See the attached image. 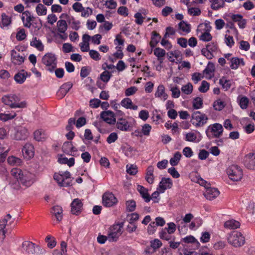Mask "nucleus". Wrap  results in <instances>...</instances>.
<instances>
[{
    "label": "nucleus",
    "instance_id": "1",
    "mask_svg": "<svg viewBox=\"0 0 255 255\" xmlns=\"http://www.w3.org/2000/svg\"><path fill=\"white\" fill-rule=\"evenodd\" d=\"M11 174L14 178L10 181L11 187L15 190L20 188V185L28 187L34 182V174L26 171H22L19 168H15L11 170Z\"/></svg>",
    "mask_w": 255,
    "mask_h": 255
},
{
    "label": "nucleus",
    "instance_id": "2",
    "mask_svg": "<svg viewBox=\"0 0 255 255\" xmlns=\"http://www.w3.org/2000/svg\"><path fill=\"white\" fill-rule=\"evenodd\" d=\"M20 97L16 94H7L1 98V102L4 105L9 106L11 108H24L26 107L27 103L24 101L19 102Z\"/></svg>",
    "mask_w": 255,
    "mask_h": 255
},
{
    "label": "nucleus",
    "instance_id": "3",
    "mask_svg": "<svg viewBox=\"0 0 255 255\" xmlns=\"http://www.w3.org/2000/svg\"><path fill=\"white\" fill-rule=\"evenodd\" d=\"M223 128L221 124L215 123L209 126L206 129L205 132L209 139L220 137L223 132Z\"/></svg>",
    "mask_w": 255,
    "mask_h": 255
},
{
    "label": "nucleus",
    "instance_id": "4",
    "mask_svg": "<svg viewBox=\"0 0 255 255\" xmlns=\"http://www.w3.org/2000/svg\"><path fill=\"white\" fill-rule=\"evenodd\" d=\"M228 243L235 247L243 246L245 243V237L241 233L234 231L229 234L227 237Z\"/></svg>",
    "mask_w": 255,
    "mask_h": 255
},
{
    "label": "nucleus",
    "instance_id": "5",
    "mask_svg": "<svg viewBox=\"0 0 255 255\" xmlns=\"http://www.w3.org/2000/svg\"><path fill=\"white\" fill-rule=\"evenodd\" d=\"M208 120L207 116L200 111L194 112L192 115L191 123L196 128L203 127Z\"/></svg>",
    "mask_w": 255,
    "mask_h": 255
},
{
    "label": "nucleus",
    "instance_id": "6",
    "mask_svg": "<svg viewBox=\"0 0 255 255\" xmlns=\"http://www.w3.org/2000/svg\"><path fill=\"white\" fill-rule=\"evenodd\" d=\"M43 64L48 67V70L53 72L56 67L57 58L55 55L52 53L45 54L42 58Z\"/></svg>",
    "mask_w": 255,
    "mask_h": 255
},
{
    "label": "nucleus",
    "instance_id": "7",
    "mask_svg": "<svg viewBox=\"0 0 255 255\" xmlns=\"http://www.w3.org/2000/svg\"><path fill=\"white\" fill-rule=\"evenodd\" d=\"M227 173L230 179L234 181H238L242 178L243 171L239 166L232 165L227 169Z\"/></svg>",
    "mask_w": 255,
    "mask_h": 255
},
{
    "label": "nucleus",
    "instance_id": "8",
    "mask_svg": "<svg viewBox=\"0 0 255 255\" xmlns=\"http://www.w3.org/2000/svg\"><path fill=\"white\" fill-rule=\"evenodd\" d=\"M123 226L124 223L123 222L113 226L108 235V240L110 242H116L118 240L122 234Z\"/></svg>",
    "mask_w": 255,
    "mask_h": 255
},
{
    "label": "nucleus",
    "instance_id": "9",
    "mask_svg": "<svg viewBox=\"0 0 255 255\" xmlns=\"http://www.w3.org/2000/svg\"><path fill=\"white\" fill-rule=\"evenodd\" d=\"M22 248L29 254H40L43 253V250L40 247L36 246L30 241H24L22 244Z\"/></svg>",
    "mask_w": 255,
    "mask_h": 255
},
{
    "label": "nucleus",
    "instance_id": "10",
    "mask_svg": "<svg viewBox=\"0 0 255 255\" xmlns=\"http://www.w3.org/2000/svg\"><path fill=\"white\" fill-rule=\"evenodd\" d=\"M118 202L115 195L111 192H106L103 195L102 202L104 206L111 207Z\"/></svg>",
    "mask_w": 255,
    "mask_h": 255
},
{
    "label": "nucleus",
    "instance_id": "11",
    "mask_svg": "<svg viewBox=\"0 0 255 255\" xmlns=\"http://www.w3.org/2000/svg\"><path fill=\"white\" fill-rule=\"evenodd\" d=\"M100 117L104 121L109 125H115L116 123L115 115L111 111L102 112L100 114Z\"/></svg>",
    "mask_w": 255,
    "mask_h": 255
},
{
    "label": "nucleus",
    "instance_id": "12",
    "mask_svg": "<svg viewBox=\"0 0 255 255\" xmlns=\"http://www.w3.org/2000/svg\"><path fill=\"white\" fill-rule=\"evenodd\" d=\"M60 18L65 19L73 29L78 30L80 28V21L76 20L73 16H70L66 13H62Z\"/></svg>",
    "mask_w": 255,
    "mask_h": 255
},
{
    "label": "nucleus",
    "instance_id": "13",
    "mask_svg": "<svg viewBox=\"0 0 255 255\" xmlns=\"http://www.w3.org/2000/svg\"><path fill=\"white\" fill-rule=\"evenodd\" d=\"M172 186L173 183L171 178L163 177L159 183L157 190L161 193H163L166 189L171 188Z\"/></svg>",
    "mask_w": 255,
    "mask_h": 255
},
{
    "label": "nucleus",
    "instance_id": "14",
    "mask_svg": "<svg viewBox=\"0 0 255 255\" xmlns=\"http://www.w3.org/2000/svg\"><path fill=\"white\" fill-rule=\"evenodd\" d=\"M35 17L29 11H23L21 17L23 26L26 28H30V23L32 20L35 21Z\"/></svg>",
    "mask_w": 255,
    "mask_h": 255
},
{
    "label": "nucleus",
    "instance_id": "15",
    "mask_svg": "<svg viewBox=\"0 0 255 255\" xmlns=\"http://www.w3.org/2000/svg\"><path fill=\"white\" fill-rule=\"evenodd\" d=\"M83 203L78 198L75 199L71 204V212L73 215H78L81 212Z\"/></svg>",
    "mask_w": 255,
    "mask_h": 255
},
{
    "label": "nucleus",
    "instance_id": "16",
    "mask_svg": "<svg viewBox=\"0 0 255 255\" xmlns=\"http://www.w3.org/2000/svg\"><path fill=\"white\" fill-rule=\"evenodd\" d=\"M245 165L249 169L255 170V152L250 153L245 156Z\"/></svg>",
    "mask_w": 255,
    "mask_h": 255
},
{
    "label": "nucleus",
    "instance_id": "17",
    "mask_svg": "<svg viewBox=\"0 0 255 255\" xmlns=\"http://www.w3.org/2000/svg\"><path fill=\"white\" fill-rule=\"evenodd\" d=\"M73 84L71 82L64 83L57 92V96L60 99L63 98L72 88Z\"/></svg>",
    "mask_w": 255,
    "mask_h": 255
},
{
    "label": "nucleus",
    "instance_id": "18",
    "mask_svg": "<svg viewBox=\"0 0 255 255\" xmlns=\"http://www.w3.org/2000/svg\"><path fill=\"white\" fill-rule=\"evenodd\" d=\"M10 55L11 62L15 65H20L24 61V57L20 55L14 49L11 50Z\"/></svg>",
    "mask_w": 255,
    "mask_h": 255
},
{
    "label": "nucleus",
    "instance_id": "19",
    "mask_svg": "<svg viewBox=\"0 0 255 255\" xmlns=\"http://www.w3.org/2000/svg\"><path fill=\"white\" fill-rule=\"evenodd\" d=\"M219 193L220 192L217 188L207 187L204 195L207 199L212 200L216 198Z\"/></svg>",
    "mask_w": 255,
    "mask_h": 255
},
{
    "label": "nucleus",
    "instance_id": "20",
    "mask_svg": "<svg viewBox=\"0 0 255 255\" xmlns=\"http://www.w3.org/2000/svg\"><path fill=\"white\" fill-rule=\"evenodd\" d=\"M22 152L25 158H30L34 156V147L32 144L27 143L23 146Z\"/></svg>",
    "mask_w": 255,
    "mask_h": 255
},
{
    "label": "nucleus",
    "instance_id": "21",
    "mask_svg": "<svg viewBox=\"0 0 255 255\" xmlns=\"http://www.w3.org/2000/svg\"><path fill=\"white\" fill-rule=\"evenodd\" d=\"M154 96L156 98H159L164 101L167 99L168 95L165 93V88L163 85L160 84L158 86Z\"/></svg>",
    "mask_w": 255,
    "mask_h": 255
},
{
    "label": "nucleus",
    "instance_id": "22",
    "mask_svg": "<svg viewBox=\"0 0 255 255\" xmlns=\"http://www.w3.org/2000/svg\"><path fill=\"white\" fill-rule=\"evenodd\" d=\"M62 149L65 153L72 156H74V155L72 153L77 151L76 148L73 145L72 142L71 141H65L62 145Z\"/></svg>",
    "mask_w": 255,
    "mask_h": 255
},
{
    "label": "nucleus",
    "instance_id": "23",
    "mask_svg": "<svg viewBox=\"0 0 255 255\" xmlns=\"http://www.w3.org/2000/svg\"><path fill=\"white\" fill-rule=\"evenodd\" d=\"M30 76V73H28L24 70H22L15 75L14 79L16 83L21 84L24 83L26 77H29Z\"/></svg>",
    "mask_w": 255,
    "mask_h": 255
},
{
    "label": "nucleus",
    "instance_id": "24",
    "mask_svg": "<svg viewBox=\"0 0 255 255\" xmlns=\"http://www.w3.org/2000/svg\"><path fill=\"white\" fill-rule=\"evenodd\" d=\"M116 124L117 128L122 131H126L129 130L128 122L125 119H119Z\"/></svg>",
    "mask_w": 255,
    "mask_h": 255
},
{
    "label": "nucleus",
    "instance_id": "25",
    "mask_svg": "<svg viewBox=\"0 0 255 255\" xmlns=\"http://www.w3.org/2000/svg\"><path fill=\"white\" fill-rule=\"evenodd\" d=\"M137 190L139 192L141 196L144 199L145 202H149L151 200V197L149 195L148 190L144 187L143 186L138 185L137 187Z\"/></svg>",
    "mask_w": 255,
    "mask_h": 255
},
{
    "label": "nucleus",
    "instance_id": "26",
    "mask_svg": "<svg viewBox=\"0 0 255 255\" xmlns=\"http://www.w3.org/2000/svg\"><path fill=\"white\" fill-rule=\"evenodd\" d=\"M42 22L38 17H35V21L32 20L30 23V28L31 32L36 33L41 28Z\"/></svg>",
    "mask_w": 255,
    "mask_h": 255
},
{
    "label": "nucleus",
    "instance_id": "27",
    "mask_svg": "<svg viewBox=\"0 0 255 255\" xmlns=\"http://www.w3.org/2000/svg\"><path fill=\"white\" fill-rule=\"evenodd\" d=\"M161 38L160 34L155 31H153L151 33V41L149 43L150 46L152 48H154L159 42Z\"/></svg>",
    "mask_w": 255,
    "mask_h": 255
},
{
    "label": "nucleus",
    "instance_id": "28",
    "mask_svg": "<svg viewBox=\"0 0 255 255\" xmlns=\"http://www.w3.org/2000/svg\"><path fill=\"white\" fill-rule=\"evenodd\" d=\"M28 134V131L25 128H21L15 133V138L18 140H24L27 137Z\"/></svg>",
    "mask_w": 255,
    "mask_h": 255
},
{
    "label": "nucleus",
    "instance_id": "29",
    "mask_svg": "<svg viewBox=\"0 0 255 255\" xmlns=\"http://www.w3.org/2000/svg\"><path fill=\"white\" fill-rule=\"evenodd\" d=\"M230 67L232 69H237L240 64L245 65V62L243 58L233 57L230 59Z\"/></svg>",
    "mask_w": 255,
    "mask_h": 255
},
{
    "label": "nucleus",
    "instance_id": "30",
    "mask_svg": "<svg viewBox=\"0 0 255 255\" xmlns=\"http://www.w3.org/2000/svg\"><path fill=\"white\" fill-rule=\"evenodd\" d=\"M51 213L53 214L58 221H60L62 219V209L59 206H54Z\"/></svg>",
    "mask_w": 255,
    "mask_h": 255
},
{
    "label": "nucleus",
    "instance_id": "31",
    "mask_svg": "<svg viewBox=\"0 0 255 255\" xmlns=\"http://www.w3.org/2000/svg\"><path fill=\"white\" fill-rule=\"evenodd\" d=\"M154 54L157 57L160 63H162L166 54L165 50L159 47L155 48L154 50Z\"/></svg>",
    "mask_w": 255,
    "mask_h": 255
},
{
    "label": "nucleus",
    "instance_id": "32",
    "mask_svg": "<svg viewBox=\"0 0 255 255\" xmlns=\"http://www.w3.org/2000/svg\"><path fill=\"white\" fill-rule=\"evenodd\" d=\"M181 241L185 243H192L194 244L195 249H198L200 246L199 242L193 236L189 235L182 238Z\"/></svg>",
    "mask_w": 255,
    "mask_h": 255
},
{
    "label": "nucleus",
    "instance_id": "33",
    "mask_svg": "<svg viewBox=\"0 0 255 255\" xmlns=\"http://www.w3.org/2000/svg\"><path fill=\"white\" fill-rule=\"evenodd\" d=\"M7 224V219L0 220V243L2 242L5 237L6 231L4 230Z\"/></svg>",
    "mask_w": 255,
    "mask_h": 255
},
{
    "label": "nucleus",
    "instance_id": "34",
    "mask_svg": "<svg viewBox=\"0 0 255 255\" xmlns=\"http://www.w3.org/2000/svg\"><path fill=\"white\" fill-rule=\"evenodd\" d=\"M224 19H226V21H228L229 20H232L234 23V22H239L242 18H243V15L240 14H233L232 13H229L225 15L224 17Z\"/></svg>",
    "mask_w": 255,
    "mask_h": 255
},
{
    "label": "nucleus",
    "instance_id": "35",
    "mask_svg": "<svg viewBox=\"0 0 255 255\" xmlns=\"http://www.w3.org/2000/svg\"><path fill=\"white\" fill-rule=\"evenodd\" d=\"M30 45L31 46L36 48L39 51H42L44 50V45L42 42L39 39H37L36 37L32 38Z\"/></svg>",
    "mask_w": 255,
    "mask_h": 255
},
{
    "label": "nucleus",
    "instance_id": "36",
    "mask_svg": "<svg viewBox=\"0 0 255 255\" xmlns=\"http://www.w3.org/2000/svg\"><path fill=\"white\" fill-rule=\"evenodd\" d=\"M237 100L242 109L245 110L248 108L249 100L247 97L239 96L237 98Z\"/></svg>",
    "mask_w": 255,
    "mask_h": 255
},
{
    "label": "nucleus",
    "instance_id": "37",
    "mask_svg": "<svg viewBox=\"0 0 255 255\" xmlns=\"http://www.w3.org/2000/svg\"><path fill=\"white\" fill-rule=\"evenodd\" d=\"M240 226V222L235 220H228L224 224V227L229 229H236L239 228Z\"/></svg>",
    "mask_w": 255,
    "mask_h": 255
},
{
    "label": "nucleus",
    "instance_id": "38",
    "mask_svg": "<svg viewBox=\"0 0 255 255\" xmlns=\"http://www.w3.org/2000/svg\"><path fill=\"white\" fill-rule=\"evenodd\" d=\"M57 30L61 33H64L67 29L66 20H59L57 23Z\"/></svg>",
    "mask_w": 255,
    "mask_h": 255
},
{
    "label": "nucleus",
    "instance_id": "39",
    "mask_svg": "<svg viewBox=\"0 0 255 255\" xmlns=\"http://www.w3.org/2000/svg\"><path fill=\"white\" fill-rule=\"evenodd\" d=\"M219 83L222 85V88L225 91H227L230 89L233 83V81L230 80H227L225 77H223L220 79Z\"/></svg>",
    "mask_w": 255,
    "mask_h": 255
},
{
    "label": "nucleus",
    "instance_id": "40",
    "mask_svg": "<svg viewBox=\"0 0 255 255\" xmlns=\"http://www.w3.org/2000/svg\"><path fill=\"white\" fill-rule=\"evenodd\" d=\"M182 154L180 152H176L174 153L173 157L170 159L169 162L170 164L173 166H176L180 160Z\"/></svg>",
    "mask_w": 255,
    "mask_h": 255
},
{
    "label": "nucleus",
    "instance_id": "41",
    "mask_svg": "<svg viewBox=\"0 0 255 255\" xmlns=\"http://www.w3.org/2000/svg\"><path fill=\"white\" fill-rule=\"evenodd\" d=\"M112 76V74L111 72L107 70H105L100 74V78L103 82L107 83L109 81Z\"/></svg>",
    "mask_w": 255,
    "mask_h": 255
},
{
    "label": "nucleus",
    "instance_id": "42",
    "mask_svg": "<svg viewBox=\"0 0 255 255\" xmlns=\"http://www.w3.org/2000/svg\"><path fill=\"white\" fill-rule=\"evenodd\" d=\"M7 162L9 164L13 166H18L20 165L22 161L21 160L14 156H11L8 157L7 158Z\"/></svg>",
    "mask_w": 255,
    "mask_h": 255
},
{
    "label": "nucleus",
    "instance_id": "43",
    "mask_svg": "<svg viewBox=\"0 0 255 255\" xmlns=\"http://www.w3.org/2000/svg\"><path fill=\"white\" fill-rule=\"evenodd\" d=\"M16 116V114L15 112H13L10 114L0 113V120L3 122H6L7 121L14 119Z\"/></svg>",
    "mask_w": 255,
    "mask_h": 255
},
{
    "label": "nucleus",
    "instance_id": "44",
    "mask_svg": "<svg viewBox=\"0 0 255 255\" xmlns=\"http://www.w3.org/2000/svg\"><path fill=\"white\" fill-rule=\"evenodd\" d=\"M36 11L38 15H45L47 13V8L41 3H39L36 7Z\"/></svg>",
    "mask_w": 255,
    "mask_h": 255
},
{
    "label": "nucleus",
    "instance_id": "45",
    "mask_svg": "<svg viewBox=\"0 0 255 255\" xmlns=\"http://www.w3.org/2000/svg\"><path fill=\"white\" fill-rule=\"evenodd\" d=\"M150 246L153 249V252L151 253L155 252L157 249L160 248L162 245V242L157 239H155L153 240H152L150 242Z\"/></svg>",
    "mask_w": 255,
    "mask_h": 255
},
{
    "label": "nucleus",
    "instance_id": "46",
    "mask_svg": "<svg viewBox=\"0 0 255 255\" xmlns=\"http://www.w3.org/2000/svg\"><path fill=\"white\" fill-rule=\"evenodd\" d=\"M171 234H169L166 231V229H162L159 233V236L161 239L169 241L171 239Z\"/></svg>",
    "mask_w": 255,
    "mask_h": 255
},
{
    "label": "nucleus",
    "instance_id": "47",
    "mask_svg": "<svg viewBox=\"0 0 255 255\" xmlns=\"http://www.w3.org/2000/svg\"><path fill=\"white\" fill-rule=\"evenodd\" d=\"M179 28L183 31L188 33L190 32L191 27L190 25L184 21H181L178 24Z\"/></svg>",
    "mask_w": 255,
    "mask_h": 255
},
{
    "label": "nucleus",
    "instance_id": "48",
    "mask_svg": "<svg viewBox=\"0 0 255 255\" xmlns=\"http://www.w3.org/2000/svg\"><path fill=\"white\" fill-rule=\"evenodd\" d=\"M203 105V99L200 97H196L193 99V107L195 109H200Z\"/></svg>",
    "mask_w": 255,
    "mask_h": 255
},
{
    "label": "nucleus",
    "instance_id": "49",
    "mask_svg": "<svg viewBox=\"0 0 255 255\" xmlns=\"http://www.w3.org/2000/svg\"><path fill=\"white\" fill-rule=\"evenodd\" d=\"M210 29H208L206 32L202 33L199 36V39L203 41L208 42L212 40V36L209 32Z\"/></svg>",
    "mask_w": 255,
    "mask_h": 255
},
{
    "label": "nucleus",
    "instance_id": "50",
    "mask_svg": "<svg viewBox=\"0 0 255 255\" xmlns=\"http://www.w3.org/2000/svg\"><path fill=\"white\" fill-rule=\"evenodd\" d=\"M193 87L191 83H188L185 85H183L181 88L182 92L186 95H189L193 92Z\"/></svg>",
    "mask_w": 255,
    "mask_h": 255
},
{
    "label": "nucleus",
    "instance_id": "51",
    "mask_svg": "<svg viewBox=\"0 0 255 255\" xmlns=\"http://www.w3.org/2000/svg\"><path fill=\"white\" fill-rule=\"evenodd\" d=\"M11 23V18L5 13L1 14V23L3 26H7Z\"/></svg>",
    "mask_w": 255,
    "mask_h": 255
},
{
    "label": "nucleus",
    "instance_id": "52",
    "mask_svg": "<svg viewBox=\"0 0 255 255\" xmlns=\"http://www.w3.org/2000/svg\"><path fill=\"white\" fill-rule=\"evenodd\" d=\"M224 5L223 0H214L211 4V8L214 10H218Z\"/></svg>",
    "mask_w": 255,
    "mask_h": 255
},
{
    "label": "nucleus",
    "instance_id": "53",
    "mask_svg": "<svg viewBox=\"0 0 255 255\" xmlns=\"http://www.w3.org/2000/svg\"><path fill=\"white\" fill-rule=\"evenodd\" d=\"M33 135L34 139L38 141H42L45 138L44 133L41 130L35 131Z\"/></svg>",
    "mask_w": 255,
    "mask_h": 255
},
{
    "label": "nucleus",
    "instance_id": "54",
    "mask_svg": "<svg viewBox=\"0 0 255 255\" xmlns=\"http://www.w3.org/2000/svg\"><path fill=\"white\" fill-rule=\"evenodd\" d=\"M225 105L224 102L222 101L221 100H218L214 102L213 104V107L216 111H221L225 107Z\"/></svg>",
    "mask_w": 255,
    "mask_h": 255
},
{
    "label": "nucleus",
    "instance_id": "55",
    "mask_svg": "<svg viewBox=\"0 0 255 255\" xmlns=\"http://www.w3.org/2000/svg\"><path fill=\"white\" fill-rule=\"evenodd\" d=\"M210 84L205 80L202 82L201 86L199 87L198 90L201 93H206L209 89Z\"/></svg>",
    "mask_w": 255,
    "mask_h": 255
},
{
    "label": "nucleus",
    "instance_id": "56",
    "mask_svg": "<svg viewBox=\"0 0 255 255\" xmlns=\"http://www.w3.org/2000/svg\"><path fill=\"white\" fill-rule=\"evenodd\" d=\"M26 37L25 30L24 28L20 29L16 33V38L18 41H22Z\"/></svg>",
    "mask_w": 255,
    "mask_h": 255
},
{
    "label": "nucleus",
    "instance_id": "57",
    "mask_svg": "<svg viewBox=\"0 0 255 255\" xmlns=\"http://www.w3.org/2000/svg\"><path fill=\"white\" fill-rule=\"evenodd\" d=\"M81 15L83 17L87 18L93 13V9L90 7H83V9L80 11Z\"/></svg>",
    "mask_w": 255,
    "mask_h": 255
},
{
    "label": "nucleus",
    "instance_id": "58",
    "mask_svg": "<svg viewBox=\"0 0 255 255\" xmlns=\"http://www.w3.org/2000/svg\"><path fill=\"white\" fill-rule=\"evenodd\" d=\"M215 71V65L211 62H209L206 68L204 70L203 73L205 74H210Z\"/></svg>",
    "mask_w": 255,
    "mask_h": 255
},
{
    "label": "nucleus",
    "instance_id": "59",
    "mask_svg": "<svg viewBox=\"0 0 255 255\" xmlns=\"http://www.w3.org/2000/svg\"><path fill=\"white\" fill-rule=\"evenodd\" d=\"M45 242L47 243V246L50 249H52L55 247L56 245V242L55 241L54 238L51 237L50 236H47L45 238Z\"/></svg>",
    "mask_w": 255,
    "mask_h": 255
},
{
    "label": "nucleus",
    "instance_id": "60",
    "mask_svg": "<svg viewBox=\"0 0 255 255\" xmlns=\"http://www.w3.org/2000/svg\"><path fill=\"white\" fill-rule=\"evenodd\" d=\"M127 209L129 212H132L135 210L136 203L133 200L127 201Z\"/></svg>",
    "mask_w": 255,
    "mask_h": 255
},
{
    "label": "nucleus",
    "instance_id": "61",
    "mask_svg": "<svg viewBox=\"0 0 255 255\" xmlns=\"http://www.w3.org/2000/svg\"><path fill=\"white\" fill-rule=\"evenodd\" d=\"M121 104L126 109H129L130 108V106H132V102L130 99L126 98L121 101Z\"/></svg>",
    "mask_w": 255,
    "mask_h": 255
},
{
    "label": "nucleus",
    "instance_id": "62",
    "mask_svg": "<svg viewBox=\"0 0 255 255\" xmlns=\"http://www.w3.org/2000/svg\"><path fill=\"white\" fill-rule=\"evenodd\" d=\"M89 55L90 57L96 60L99 61L101 59V56L99 52L95 50H89Z\"/></svg>",
    "mask_w": 255,
    "mask_h": 255
},
{
    "label": "nucleus",
    "instance_id": "63",
    "mask_svg": "<svg viewBox=\"0 0 255 255\" xmlns=\"http://www.w3.org/2000/svg\"><path fill=\"white\" fill-rule=\"evenodd\" d=\"M126 167L127 173L130 175H135L137 172L136 166L133 165H127Z\"/></svg>",
    "mask_w": 255,
    "mask_h": 255
},
{
    "label": "nucleus",
    "instance_id": "64",
    "mask_svg": "<svg viewBox=\"0 0 255 255\" xmlns=\"http://www.w3.org/2000/svg\"><path fill=\"white\" fill-rule=\"evenodd\" d=\"M201 53L202 54L205 56L208 59H212L214 57L213 52L206 48L202 49Z\"/></svg>",
    "mask_w": 255,
    "mask_h": 255
}]
</instances>
